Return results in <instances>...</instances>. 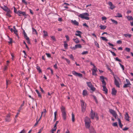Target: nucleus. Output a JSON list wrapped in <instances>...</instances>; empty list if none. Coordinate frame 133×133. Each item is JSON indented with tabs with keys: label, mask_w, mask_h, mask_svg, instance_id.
<instances>
[{
	"label": "nucleus",
	"mask_w": 133,
	"mask_h": 133,
	"mask_svg": "<svg viewBox=\"0 0 133 133\" xmlns=\"http://www.w3.org/2000/svg\"><path fill=\"white\" fill-rule=\"evenodd\" d=\"M32 31L33 34H35L37 35L38 34L37 32L36 31V30L34 28H32Z\"/></svg>",
	"instance_id": "29"
},
{
	"label": "nucleus",
	"mask_w": 133,
	"mask_h": 133,
	"mask_svg": "<svg viewBox=\"0 0 133 133\" xmlns=\"http://www.w3.org/2000/svg\"><path fill=\"white\" fill-rule=\"evenodd\" d=\"M46 55L48 57H51V55L49 53H46Z\"/></svg>",
	"instance_id": "56"
},
{
	"label": "nucleus",
	"mask_w": 133,
	"mask_h": 133,
	"mask_svg": "<svg viewBox=\"0 0 133 133\" xmlns=\"http://www.w3.org/2000/svg\"><path fill=\"white\" fill-rule=\"evenodd\" d=\"M22 2L23 3L26 5H27V4L26 2L25 1V0H22Z\"/></svg>",
	"instance_id": "54"
},
{
	"label": "nucleus",
	"mask_w": 133,
	"mask_h": 133,
	"mask_svg": "<svg viewBox=\"0 0 133 133\" xmlns=\"http://www.w3.org/2000/svg\"><path fill=\"white\" fill-rule=\"evenodd\" d=\"M126 82L127 83L124 84L123 86V87L124 88H127L129 87V85H131L130 82L128 79H126Z\"/></svg>",
	"instance_id": "7"
},
{
	"label": "nucleus",
	"mask_w": 133,
	"mask_h": 133,
	"mask_svg": "<svg viewBox=\"0 0 133 133\" xmlns=\"http://www.w3.org/2000/svg\"><path fill=\"white\" fill-rule=\"evenodd\" d=\"M43 32L44 33L43 36L44 37H46L48 36V33L47 31L45 30H43Z\"/></svg>",
	"instance_id": "34"
},
{
	"label": "nucleus",
	"mask_w": 133,
	"mask_h": 133,
	"mask_svg": "<svg viewBox=\"0 0 133 133\" xmlns=\"http://www.w3.org/2000/svg\"><path fill=\"white\" fill-rule=\"evenodd\" d=\"M65 59L66 60L67 63H68L69 64L70 63V61L69 59L66 58H65Z\"/></svg>",
	"instance_id": "61"
},
{
	"label": "nucleus",
	"mask_w": 133,
	"mask_h": 133,
	"mask_svg": "<svg viewBox=\"0 0 133 133\" xmlns=\"http://www.w3.org/2000/svg\"><path fill=\"white\" fill-rule=\"evenodd\" d=\"M93 97L94 98V99L95 101V102H96V103L97 104L98 103V101L97 100L96 97L95 96H93Z\"/></svg>",
	"instance_id": "39"
},
{
	"label": "nucleus",
	"mask_w": 133,
	"mask_h": 133,
	"mask_svg": "<svg viewBox=\"0 0 133 133\" xmlns=\"http://www.w3.org/2000/svg\"><path fill=\"white\" fill-rule=\"evenodd\" d=\"M115 60L116 61H119L120 62H121V60L120 59H118V57H116L115 58Z\"/></svg>",
	"instance_id": "48"
},
{
	"label": "nucleus",
	"mask_w": 133,
	"mask_h": 133,
	"mask_svg": "<svg viewBox=\"0 0 133 133\" xmlns=\"http://www.w3.org/2000/svg\"><path fill=\"white\" fill-rule=\"evenodd\" d=\"M100 79L102 83L105 81L104 79H107V78L104 77L103 76H100Z\"/></svg>",
	"instance_id": "23"
},
{
	"label": "nucleus",
	"mask_w": 133,
	"mask_h": 133,
	"mask_svg": "<svg viewBox=\"0 0 133 133\" xmlns=\"http://www.w3.org/2000/svg\"><path fill=\"white\" fill-rule=\"evenodd\" d=\"M76 33L75 35L76 36H78L80 38H81L82 37L81 36V34H82V32L79 31H76Z\"/></svg>",
	"instance_id": "11"
},
{
	"label": "nucleus",
	"mask_w": 133,
	"mask_h": 133,
	"mask_svg": "<svg viewBox=\"0 0 133 133\" xmlns=\"http://www.w3.org/2000/svg\"><path fill=\"white\" fill-rule=\"evenodd\" d=\"M6 83L7 85H8L10 84V82L7 79L6 80Z\"/></svg>",
	"instance_id": "60"
},
{
	"label": "nucleus",
	"mask_w": 133,
	"mask_h": 133,
	"mask_svg": "<svg viewBox=\"0 0 133 133\" xmlns=\"http://www.w3.org/2000/svg\"><path fill=\"white\" fill-rule=\"evenodd\" d=\"M65 37H66L67 41H69V38L68 35H66Z\"/></svg>",
	"instance_id": "47"
},
{
	"label": "nucleus",
	"mask_w": 133,
	"mask_h": 133,
	"mask_svg": "<svg viewBox=\"0 0 133 133\" xmlns=\"http://www.w3.org/2000/svg\"><path fill=\"white\" fill-rule=\"evenodd\" d=\"M10 10H8V11H7V12L6 13V15L8 16L9 17H11V15L10 14Z\"/></svg>",
	"instance_id": "30"
},
{
	"label": "nucleus",
	"mask_w": 133,
	"mask_h": 133,
	"mask_svg": "<svg viewBox=\"0 0 133 133\" xmlns=\"http://www.w3.org/2000/svg\"><path fill=\"white\" fill-rule=\"evenodd\" d=\"M71 23L75 25L78 26L79 24V23L76 20L73 21L72 20L71 21Z\"/></svg>",
	"instance_id": "16"
},
{
	"label": "nucleus",
	"mask_w": 133,
	"mask_h": 133,
	"mask_svg": "<svg viewBox=\"0 0 133 133\" xmlns=\"http://www.w3.org/2000/svg\"><path fill=\"white\" fill-rule=\"evenodd\" d=\"M61 109L63 119L64 120H65L66 119V113L65 108L64 107L62 106L61 107Z\"/></svg>",
	"instance_id": "1"
},
{
	"label": "nucleus",
	"mask_w": 133,
	"mask_h": 133,
	"mask_svg": "<svg viewBox=\"0 0 133 133\" xmlns=\"http://www.w3.org/2000/svg\"><path fill=\"white\" fill-rule=\"evenodd\" d=\"M109 112L116 119L117 118L118 115L115 111L112 109H110Z\"/></svg>",
	"instance_id": "4"
},
{
	"label": "nucleus",
	"mask_w": 133,
	"mask_h": 133,
	"mask_svg": "<svg viewBox=\"0 0 133 133\" xmlns=\"http://www.w3.org/2000/svg\"><path fill=\"white\" fill-rule=\"evenodd\" d=\"M112 125L114 127H117V123L116 122L114 123H113Z\"/></svg>",
	"instance_id": "46"
},
{
	"label": "nucleus",
	"mask_w": 133,
	"mask_h": 133,
	"mask_svg": "<svg viewBox=\"0 0 133 133\" xmlns=\"http://www.w3.org/2000/svg\"><path fill=\"white\" fill-rule=\"evenodd\" d=\"M117 119L118 120V123L119 124L120 127L121 128H122V127L123 126V125H122L121 121L119 118H117Z\"/></svg>",
	"instance_id": "24"
},
{
	"label": "nucleus",
	"mask_w": 133,
	"mask_h": 133,
	"mask_svg": "<svg viewBox=\"0 0 133 133\" xmlns=\"http://www.w3.org/2000/svg\"><path fill=\"white\" fill-rule=\"evenodd\" d=\"M23 43L24 44H25V46H26V47L27 48V49L29 50V48L28 47V46L27 44H26V43L24 41L23 42Z\"/></svg>",
	"instance_id": "44"
},
{
	"label": "nucleus",
	"mask_w": 133,
	"mask_h": 133,
	"mask_svg": "<svg viewBox=\"0 0 133 133\" xmlns=\"http://www.w3.org/2000/svg\"><path fill=\"white\" fill-rule=\"evenodd\" d=\"M26 131L25 130L23 129L19 133H26Z\"/></svg>",
	"instance_id": "51"
},
{
	"label": "nucleus",
	"mask_w": 133,
	"mask_h": 133,
	"mask_svg": "<svg viewBox=\"0 0 133 133\" xmlns=\"http://www.w3.org/2000/svg\"><path fill=\"white\" fill-rule=\"evenodd\" d=\"M129 117L128 113H126L125 115V118L127 121H129Z\"/></svg>",
	"instance_id": "15"
},
{
	"label": "nucleus",
	"mask_w": 133,
	"mask_h": 133,
	"mask_svg": "<svg viewBox=\"0 0 133 133\" xmlns=\"http://www.w3.org/2000/svg\"><path fill=\"white\" fill-rule=\"evenodd\" d=\"M87 83L88 86L90 88L91 90L93 91L95 90V89L92 85L91 83L88 82H87Z\"/></svg>",
	"instance_id": "6"
},
{
	"label": "nucleus",
	"mask_w": 133,
	"mask_h": 133,
	"mask_svg": "<svg viewBox=\"0 0 133 133\" xmlns=\"http://www.w3.org/2000/svg\"><path fill=\"white\" fill-rule=\"evenodd\" d=\"M89 16V14L85 12L80 14L78 16L86 20H89V18L88 17Z\"/></svg>",
	"instance_id": "2"
},
{
	"label": "nucleus",
	"mask_w": 133,
	"mask_h": 133,
	"mask_svg": "<svg viewBox=\"0 0 133 133\" xmlns=\"http://www.w3.org/2000/svg\"><path fill=\"white\" fill-rule=\"evenodd\" d=\"M101 29L104 30L106 28L107 26L105 25H101L99 26Z\"/></svg>",
	"instance_id": "32"
},
{
	"label": "nucleus",
	"mask_w": 133,
	"mask_h": 133,
	"mask_svg": "<svg viewBox=\"0 0 133 133\" xmlns=\"http://www.w3.org/2000/svg\"><path fill=\"white\" fill-rule=\"evenodd\" d=\"M18 15L19 16H20V14H22L23 16H25L26 15V14L25 12H22L20 10H19L18 11Z\"/></svg>",
	"instance_id": "18"
},
{
	"label": "nucleus",
	"mask_w": 133,
	"mask_h": 133,
	"mask_svg": "<svg viewBox=\"0 0 133 133\" xmlns=\"http://www.w3.org/2000/svg\"><path fill=\"white\" fill-rule=\"evenodd\" d=\"M64 46L65 48H67L68 46V44L66 43H65L64 44Z\"/></svg>",
	"instance_id": "57"
},
{
	"label": "nucleus",
	"mask_w": 133,
	"mask_h": 133,
	"mask_svg": "<svg viewBox=\"0 0 133 133\" xmlns=\"http://www.w3.org/2000/svg\"><path fill=\"white\" fill-rule=\"evenodd\" d=\"M116 15L117 16H115V17H122V15L119 13H117Z\"/></svg>",
	"instance_id": "33"
},
{
	"label": "nucleus",
	"mask_w": 133,
	"mask_h": 133,
	"mask_svg": "<svg viewBox=\"0 0 133 133\" xmlns=\"http://www.w3.org/2000/svg\"><path fill=\"white\" fill-rule=\"evenodd\" d=\"M101 38L103 40H104L105 41H107L108 40L107 39H106V38L104 37H101Z\"/></svg>",
	"instance_id": "41"
},
{
	"label": "nucleus",
	"mask_w": 133,
	"mask_h": 133,
	"mask_svg": "<svg viewBox=\"0 0 133 133\" xmlns=\"http://www.w3.org/2000/svg\"><path fill=\"white\" fill-rule=\"evenodd\" d=\"M124 35L126 37H128L129 38L131 37V35L129 34H125Z\"/></svg>",
	"instance_id": "35"
},
{
	"label": "nucleus",
	"mask_w": 133,
	"mask_h": 133,
	"mask_svg": "<svg viewBox=\"0 0 133 133\" xmlns=\"http://www.w3.org/2000/svg\"><path fill=\"white\" fill-rule=\"evenodd\" d=\"M110 52L112 53V55L113 56H116V54L114 52H113L112 51H110Z\"/></svg>",
	"instance_id": "53"
},
{
	"label": "nucleus",
	"mask_w": 133,
	"mask_h": 133,
	"mask_svg": "<svg viewBox=\"0 0 133 133\" xmlns=\"http://www.w3.org/2000/svg\"><path fill=\"white\" fill-rule=\"evenodd\" d=\"M10 114H8L6 117V118L5 119V121L6 122H9L11 120V119L10 118Z\"/></svg>",
	"instance_id": "10"
},
{
	"label": "nucleus",
	"mask_w": 133,
	"mask_h": 133,
	"mask_svg": "<svg viewBox=\"0 0 133 133\" xmlns=\"http://www.w3.org/2000/svg\"><path fill=\"white\" fill-rule=\"evenodd\" d=\"M88 54V52L87 51H83L82 53V54L83 55L87 54Z\"/></svg>",
	"instance_id": "40"
},
{
	"label": "nucleus",
	"mask_w": 133,
	"mask_h": 133,
	"mask_svg": "<svg viewBox=\"0 0 133 133\" xmlns=\"http://www.w3.org/2000/svg\"><path fill=\"white\" fill-rule=\"evenodd\" d=\"M85 123H91V121L90 118L87 117L85 118Z\"/></svg>",
	"instance_id": "13"
},
{
	"label": "nucleus",
	"mask_w": 133,
	"mask_h": 133,
	"mask_svg": "<svg viewBox=\"0 0 133 133\" xmlns=\"http://www.w3.org/2000/svg\"><path fill=\"white\" fill-rule=\"evenodd\" d=\"M23 33H24L23 34H24V37L25 39L27 38V37H28L27 36V34H26V33L24 31Z\"/></svg>",
	"instance_id": "38"
},
{
	"label": "nucleus",
	"mask_w": 133,
	"mask_h": 133,
	"mask_svg": "<svg viewBox=\"0 0 133 133\" xmlns=\"http://www.w3.org/2000/svg\"><path fill=\"white\" fill-rule=\"evenodd\" d=\"M91 123H85V127L87 128H89V129L90 128V125Z\"/></svg>",
	"instance_id": "22"
},
{
	"label": "nucleus",
	"mask_w": 133,
	"mask_h": 133,
	"mask_svg": "<svg viewBox=\"0 0 133 133\" xmlns=\"http://www.w3.org/2000/svg\"><path fill=\"white\" fill-rule=\"evenodd\" d=\"M56 127H54V129H52L51 131H53L54 132V131H55L56 130Z\"/></svg>",
	"instance_id": "58"
},
{
	"label": "nucleus",
	"mask_w": 133,
	"mask_h": 133,
	"mask_svg": "<svg viewBox=\"0 0 133 133\" xmlns=\"http://www.w3.org/2000/svg\"><path fill=\"white\" fill-rule=\"evenodd\" d=\"M119 64L120 65V66L121 67L122 70H124V65H122V64L121 63H119Z\"/></svg>",
	"instance_id": "42"
},
{
	"label": "nucleus",
	"mask_w": 133,
	"mask_h": 133,
	"mask_svg": "<svg viewBox=\"0 0 133 133\" xmlns=\"http://www.w3.org/2000/svg\"><path fill=\"white\" fill-rule=\"evenodd\" d=\"M108 4L110 6V8L111 10H113L115 8V6L113 5L111 2H108Z\"/></svg>",
	"instance_id": "9"
},
{
	"label": "nucleus",
	"mask_w": 133,
	"mask_h": 133,
	"mask_svg": "<svg viewBox=\"0 0 133 133\" xmlns=\"http://www.w3.org/2000/svg\"><path fill=\"white\" fill-rule=\"evenodd\" d=\"M102 18L103 20H105L107 19L106 17L105 16L102 17Z\"/></svg>",
	"instance_id": "63"
},
{
	"label": "nucleus",
	"mask_w": 133,
	"mask_h": 133,
	"mask_svg": "<svg viewBox=\"0 0 133 133\" xmlns=\"http://www.w3.org/2000/svg\"><path fill=\"white\" fill-rule=\"evenodd\" d=\"M127 18L128 20L129 21L131 20H133V18L132 16H127Z\"/></svg>",
	"instance_id": "25"
},
{
	"label": "nucleus",
	"mask_w": 133,
	"mask_h": 133,
	"mask_svg": "<svg viewBox=\"0 0 133 133\" xmlns=\"http://www.w3.org/2000/svg\"><path fill=\"white\" fill-rule=\"evenodd\" d=\"M81 105L82 107V111H84L86 107V104L84 102L83 100L81 101Z\"/></svg>",
	"instance_id": "5"
},
{
	"label": "nucleus",
	"mask_w": 133,
	"mask_h": 133,
	"mask_svg": "<svg viewBox=\"0 0 133 133\" xmlns=\"http://www.w3.org/2000/svg\"><path fill=\"white\" fill-rule=\"evenodd\" d=\"M26 39L27 41V43H30V42L29 38V37H27Z\"/></svg>",
	"instance_id": "55"
},
{
	"label": "nucleus",
	"mask_w": 133,
	"mask_h": 133,
	"mask_svg": "<svg viewBox=\"0 0 133 133\" xmlns=\"http://www.w3.org/2000/svg\"><path fill=\"white\" fill-rule=\"evenodd\" d=\"M72 73L74 75L76 76H77L79 77H82L83 76V75L82 74L80 73H77L74 71H72Z\"/></svg>",
	"instance_id": "8"
},
{
	"label": "nucleus",
	"mask_w": 133,
	"mask_h": 133,
	"mask_svg": "<svg viewBox=\"0 0 133 133\" xmlns=\"http://www.w3.org/2000/svg\"><path fill=\"white\" fill-rule=\"evenodd\" d=\"M83 95L84 96H86L87 95V91L86 90H83Z\"/></svg>",
	"instance_id": "31"
},
{
	"label": "nucleus",
	"mask_w": 133,
	"mask_h": 133,
	"mask_svg": "<svg viewBox=\"0 0 133 133\" xmlns=\"http://www.w3.org/2000/svg\"><path fill=\"white\" fill-rule=\"evenodd\" d=\"M82 47L81 45L80 44H78L75 45V47L74 49H75L78 48H81Z\"/></svg>",
	"instance_id": "27"
},
{
	"label": "nucleus",
	"mask_w": 133,
	"mask_h": 133,
	"mask_svg": "<svg viewBox=\"0 0 133 133\" xmlns=\"http://www.w3.org/2000/svg\"><path fill=\"white\" fill-rule=\"evenodd\" d=\"M90 117L91 118L93 119L95 117L96 118L97 120L98 119V117L97 113L93 112V110L91 109L90 113Z\"/></svg>",
	"instance_id": "3"
},
{
	"label": "nucleus",
	"mask_w": 133,
	"mask_h": 133,
	"mask_svg": "<svg viewBox=\"0 0 133 133\" xmlns=\"http://www.w3.org/2000/svg\"><path fill=\"white\" fill-rule=\"evenodd\" d=\"M102 84L103 85L102 86H106V83L104 81L102 83Z\"/></svg>",
	"instance_id": "62"
},
{
	"label": "nucleus",
	"mask_w": 133,
	"mask_h": 133,
	"mask_svg": "<svg viewBox=\"0 0 133 133\" xmlns=\"http://www.w3.org/2000/svg\"><path fill=\"white\" fill-rule=\"evenodd\" d=\"M14 12L16 13L17 14H18V12H17V9L16 8H15V6L14 7Z\"/></svg>",
	"instance_id": "43"
},
{
	"label": "nucleus",
	"mask_w": 133,
	"mask_h": 133,
	"mask_svg": "<svg viewBox=\"0 0 133 133\" xmlns=\"http://www.w3.org/2000/svg\"><path fill=\"white\" fill-rule=\"evenodd\" d=\"M125 50L127 52H129L130 51V48H125Z\"/></svg>",
	"instance_id": "45"
},
{
	"label": "nucleus",
	"mask_w": 133,
	"mask_h": 133,
	"mask_svg": "<svg viewBox=\"0 0 133 133\" xmlns=\"http://www.w3.org/2000/svg\"><path fill=\"white\" fill-rule=\"evenodd\" d=\"M71 115H72L71 119H72V121L73 122H75V117L74 115L73 112H72V113Z\"/></svg>",
	"instance_id": "26"
},
{
	"label": "nucleus",
	"mask_w": 133,
	"mask_h": 133,
	"mask_svg": "<svg viewBox=\"0 0 133 133\" xmlns=\"http://www.w3.org/2000/svg\"><path fill=\"white\" fill-rule=\"evenodd\" d=\"M115 84L117 87L118 88L120 87V85L119 82L115 78Z\"/></svg>",
	"instance_id": "14"
},
{
	"label": "nucleus",
	"mask_w": 133,
	"mask_h": 133,
	"mask_svg": "<svg viewBox=\"0 0 133 133\" xmlns=\"http://www.w3.org/2000/svg\"><path fill=\"white\" fill-rule=\"evenodd\" d=\"M13 32H14V33L16 35H17V31L16 29V30H14V31Z\"/></svg>",
	"instance_id": "59"
},
{
	"label": "nucleus",
	"mask_w": 133,
	"mask_h": 133,
	"mask_svg": "<svg viewBox=\"0 0 133 133\" xmlns=\"http://www.w3.org/2000/svg\"><path fill=\"white\" fill-rule=\"evenodd\" d=\"M73 39L74 41V42L76 43H78L79 42V40L78 39V38H76L75 39L74 38Z\"/></svg>",
	"instance_id": "28"
},
{
	"label": "nucleus",
	"mask_w": 133,
	"mask_h": 133,
	"mask_svg": "<svg viewBox=\"0 0 133 133\" xmlns=\"http://www.w3.org/2000/svg\"><path fill=\"white\" fill-rule=\"evenodd\" d=\"M103 89V90L104 91L106 94H107L108 92V89L106 88V86H102Z\"/></svg>",
	"instance_id": "20"
},
{
	"label": "nucleus",
	"mask_w": 133,
	"mask_h": 133,
	"mask_svg": "<svg viewBox=\"0 0 133 133\" xmlns=\"http://www.w3.org/2000/svg\"><path fill=\"white\" fill-rule=\"evenodd\" d=\"M117 43L118 44H121L122 43V42L121 40H118L117 41Z\"/></svg>",
	"instance_id": "52"
},
{
	"label": "nucleus",
	"mask_w": 133,
	"mask_h": 133,
	"mask_svg": "<svg viewBox=\"0 0 133 133\" xmlns=\"http://www.w3.org/2000/svg\"><path fill=\"white\" fill-rule=\"evenodd\" d=\"M1 8L5 11H7L8 10H10L7 7L5 6H4V7L1 6Z\"/></svg>",
	"instance_id": "17"
},
{
	"label": "nucleus",
	"mask_w": 133,
	"mask_h": 133,
	"mask_svg": "<svg viewBox=\"0 0 133 133\" xmlns=\"http://www.w3.org/2000/svg\"><path fill=\"white\" fill-rule=\"evenodd\" d=\"M117 92L115 88H113L112 90L111 94L113 95H115Z\"/></svg>",
	"instance_id": "19"
},
{
	"label": "nucleus",
	"mask_w": 133,
	"mask_h": 133,
	"mask_svg": "<svg viewBox=\"0 0 133 133\" xmlns=\"http://www.w3.org/2000/svg\"><path fill=\"white\" fill-rule=\"evenodd\" d=\"M90 133H96V132L92 127H91L89 129Z\"/></svg>",
	"instance_id": "12"
},
{
	"label": "nucleus",
	"mask_w": 133,
	"mask_h": 133,
	"mask_svg": "<svg viewBox=\"0 0 133 133\" xmlns=\"http://www.w3.org/2000/svg\"><path fill=\"white\" fill-rule=\"evenodd\" d=\"M128 129V128L125 127L124 128H123V130L124 131H126Z\"/></svg>",
	"instance_id": "64"
},
{
	"label": "nucleus",
	"mask_w": 133,
	"mask_h": 133,
	"mask_svg": "<svg viewBox=\"0 0 133 133\" xmlns=\"http://www.w3.org/2000/svg\"><path fill=\"white\" fill-rule=\"evenodd\" d=\"M36 68L37 69V70L39 72H41V69L40 67L39 66H37Z\"/></svg>",
	"instance_id": "37"
},
{
	"label": "nucleus",
	"mask_w": 133,
	"mask_h": 133,
	"mask_svg": "<svg viewBox=\"0 0 133 133\" xmlns=\"http://www.w3.org/2000/svg\"><path fill=\"white\" fill-rule=\"evenodd\" d=\"M95 45L97 46L99 48V44H98V43L96 41H95Z\"/></svg>",
	"instance_id": "50"
},
{
	"label": "nucleus",
	"mask_w": 133,
	"mask_h": 133,
	"mask_svg": "<svg viewBox=\"0 0 133 133\" xmlns=\"http://www.w3.org/2000/svg\"><path fill=\"white\" fill-rule=\"evenodd\" d=\"M97 71V70L92 69V75H95V76H97V74H96V72Z\"/></svg>",
	"instance_id": "21"
},
{
	"label": "nucleus",
	"mask_w": 133,
	"mask_h": 133,
	"mask_svg": "<svg viewBox=\"0 0 133 133\" xmlns=\"http://www.w3.org/2000/svg\"><path fill=\"white\" fill-rule=\"evenodd\" d=\"M111 21L112 22L114 23L115 24H118L117 22L115 20H114L113 19H111Z\"/></svg>",
	"instance_id": "36"
},
{
	"label": "nucleus",
	"mask_w": 133,
	"mask_h": 133,
	"mask_svg": "<svg viewBox=\"0 0 133 133\" xmlns=\"http://www.w3.org/2000/svg\"><path fill=\"white\" fill-rule=\"evenodd\" d=\"M69 57H70V58L71 59H72L73 60H74V57L72 55V54H71L70 55H69Z\"/></svg>",
	"instance_id": "49"
}]
</instances>
